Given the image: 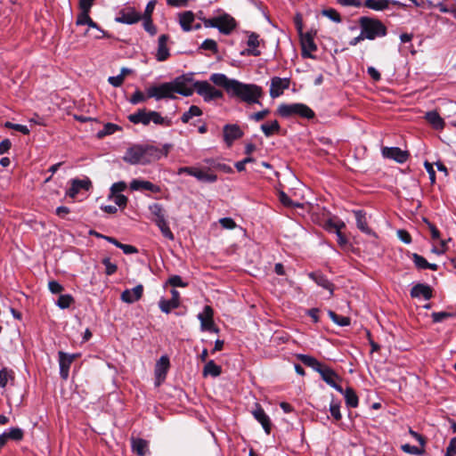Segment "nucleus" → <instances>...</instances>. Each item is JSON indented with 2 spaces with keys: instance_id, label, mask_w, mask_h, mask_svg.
<instances>
[{
  "instance_id": "obj_45",
  "label": "nucleus",
  "mask_w": 456,
  "mask_h": 456,
  "mask_svg": "<svg viewBox=\"0 0 456 456\" xmlns=\"http://www.w3.org/2000/svg\"><path fill=\"white\" fill-rule=\"evenodd\" d=\"M74 302V298L69 294L61 295L56 302V305L61 309H66L69 308L71 304Z\"/></svg>"
},
{
  "instance_id": "obj_32",
  "label": "nucleus",
  "mask_w": 456,
  "mask_h": 456,
  "mask_svg": "<svg viewBox=\"0 0 456 456\" xmlns=\"http://www.w3.org/2000/svg\"><path fill=\"white\" fill-rule=\"evenodd\" d=\"M132 450L139 456H144L148 452V442L142 438H132Z\"/></svg>"
},
{
  "instance_id": "obj_53",
  "label": "nucleus",
  "mask_w": 456,
  "mask_h": 456,
  "mask_svg": "<svg viewBox=\"0 0 456 456\" xmlns=\"http://www.w3.org/2000/svg\"><path fill=\"white\" fill-rule=\"evenodd\" d=\"M102 264L105 265V273L107 275H112L117 272V265L110 262V258L106 257L102 259Z\"/></svg>"
},
{
  "instance_id": "obj_64",
  "label": "nucleus",
  "mask_w": 456,
  "mask_h": 456,
  "mask_svg": "<svg viewBox=\"0 0 456 456\" xmlns=\"http://www.w3.org/2000/svg\"><path fill=\"white\" fill-rule=\"evenodd\" d=\"M446 454H448L449 456H455L456 455V436L455 437H452L450 442H449V444L446 448Z\"/></svg>"
},
{
  "instance_id": "obj_15",
  "label": "nucleus",
  "mask_w": 456,
  "mask_h": 456,
  "mask_svg": "<svg viewBox=\"0 0 456 456\" xmlns=\"http://www.w3.org/2000/svg\"><path fill=\"white\" fill-rule=\"evenodd\" d=\"M224 141L228 147H231L235 140L243 136V131L236 125H225L223 128Z\"/></svg>"
},
{
  "instance_id": "obj_35",
  "label": "nucleus",
  "mask_w": 456,
  "mask_h": 456,
  "mask_svg": "<svg viewBox=\"0 0 456 456\" xmlns=\"http://www.w3.org/2000/svg\"><path fill=\"white\" fill-rule=\"evenodd\" d=\"M389 0H365L364 6L375 11H383L388 8Z\"/></svg>"
},
{
  "instance_id": "obj_63",
  "label": "nucleus",
  "mask_w": 456,
  "mask_h": 456,
  "mask_svg": "<svg viewBox=\"0 0 456 456\" xmlns=\"http://www.w3.org/2000/svg\"><path fill=\"white\" fill-rule=\"evenodd\" d=\"M397 236L405 244H410L411 242V236L405 230H398L397 231Z\"/></svg>"
},
{
  "instance_id": "obj_17",
  "label": "nucleus",
  "mask_w": 456,
  "mask_h": 456,
  "mask_svg": "<svg viewBox=\"0 0 456 456\" xmlns=\"http://www.w3.org/2000/svg\"><path fill=\"white\" fill-rule=\"evenodd\" d=\"M142 19L141 14L134 8H128L119 12L116 21L125 24H134Z\"/></svg>"
},
{
  "instance_id": "obj_28",
  "label": "nucleus",
  "mask_w": 456,
  "mask_h": 456,
  "mask_svg": "<svg viewBox=\"0 0 456 456\" xmlns=\"http://www.w3.org/2000/svg\"><path fill=\"white\" fill-rule=\"evenodd\" d=\"M192 176L204 183H215L217 180V175L210 172V167L207 169L195 167Z\"/></svg>"
},
{
  "instance_id": "obj_16",
  "label": "nucleus",
  "mask_w": 456,
  "mask_h": 456,
  "mask_svg": "<svg viewBox=\"0 0 456 456\" xmlns=\"http://www.w3.org/2000/svg\"><path fill=\"white\" fill-rule=\"evenodd\" d=\"M289 86V78H281L279 77H274L271 80L270 86V96L272 98H277L281 95L285 89H288Z\"/></svg>"
},
{
  "instance_id": "obj_14",
  "label": "nucleus",
  "mask_w": 456,
  "mask_h": 456,
  "mask_svg": "<svg viewBox=\"0 0 456 456\" xmlns=\"http://www.w3.org/2000/svg\"><path fill=\"white\" fill-rule=\"evenodd\" d=\"M59 356V365H60V375L61 379H67L69 378V368L71 363L77 359L79 354H67L62 351L58 353Z\"/></svg>"
},
{
  "instance_id": "obj_13",
  "label": "nucleus",
  "mask_w": 456,
  "mask_h": 456,
  "mask_svg": "<svg viewBox=\"0 0 456 456\" xmlns=\"http://www.w3.org/2000/svg\"><path fill=\"white\" fill-rule=\"evenodd\" d=\"M318 372L320 373L322 379L328 385L335 388L338 392L343 393L342 387L338 384V381L340 380V378L332 369L323 364Z\"/></svg>"
},
{
  "instance_id": "obj_29",
  "label": "nucleus",
  "mask_w": 456,
  "mask_h": 456,
  "mask_svg": "<svg viewBox=\"0 0 456 456\" xmlns=\"http://www.w3.org/2000/svg\"><path fill=\"white\" fill-rule=\"evenodd\" d=\"M425 118L436 130H443L445 126L444 120L436 110L427 112Z\"/></svg>"
},
{
  "instance_id": "obj_5",
  "label": "nucleus",
  "mask_w": 456,
  "mask_h": 456,
  "mask_svg": "<svg viewBox=\"0 0 456 456\" xmlns=\"http://www.w3.org/2000/svg\"><path fill=\"white\" fill-rule=\"evenodd\" d=\"M202 22L205 28H216L224 35H230L237 26L235 19L228 13H222L208 19L204 18Z\"/></svg>"
},
{
  "instance_id": "obj_61",
  "label": "nucleus",
  "mask_w": 456,
  "mask_h": 456,
  "mask_svg": "<svg viewBox=\"0 0 456 456\" xmlns=\"http://www.w3.org/2000/svg\"><path fill=\"white\" fill-rule=\"evenodd\" d=\"M49 290L53 294L61 293L63 290L62 285L56 281H51L48 283Z\"/></svg>"
},
{
  "instance_id": "obj_59",
  "label": "nucleus",
  "mask_w": 456,
  "mask_h": 456,
  "mask_svg": "<svg viewBox=\"0 0 456 456\" xmlns=\"http://www.w3.org/2000/svg\"><path fill=\"white\" fill-rule=\"evenodd\" d=\"M109 83L114 87L120 86L124 82V74H119L115 77H110L108 78Z\"/></svg>"
},
{
  "instance_id": "obj_37",
  "label": "nucleus",
  "mask_w": 456,
  "mask_h": 456,
  "mask_svg": "<svg viewBox=\"0 0 456 456\" xmlns=\"http://www.w3.org/2000/svg\"><path fill=\"white\" fill-rule=\"evenodd\" d=\"M317 49L313 38L307 35L302 40V55L304 57H312L309 52H314Z\"/></svg>"
},
{
  "instance_id": "obj_26",
  "label": "nucleus",
  "mask_w": 456,
  "mask_h": 456,
  "mask_svg": "<svg viewBox=\"0 0 456 456\" xmlns=\"http://www.w3.org/2000/svg\"><path fill=\"white\" fill-rule=\"evenodd\" d=\"M130 188L133 191L146 190V191H150L155 192V193H158L160 191L159 186H158L149 181L137 180V179H134L130 183Z\"/></svg>"
},
{
  "instance_id": "obj_7",
  "label": "nucleus",
  "mask_w": 456,
  "mask_h": 456,
  "mask_svg": "<svg viewBox=\"0 0 456 456\" xmlns=\"http://www.w3.org/2000/svg\"><path fill=\"white\" fill-rule=\"evenodd\" d=\"M277 113L283 118L299 116L310 119L314 117V110L304 103L281 104L277 109Z\"/></svg>"
},
{
  "instance_id": "obj_6",
  "label": "nucleus",
  "mask_w": 456,
  "mask_h": 456,
  "mask_svg": "<svg viewBox=\"0 0 456 456\" xmlns=\"http://www.w3.org/2000/svg\"><path fill=\"white\" fill-rule=\"evenodd\" d=\"M149 209L152 216V221L159 228L162 235L170 240H174L175 236L169 228L167 212L163 206L159 203H153L150 205Z\"/></svg>"
},
{
  "instance_id": "obj_47",
  "label": "nucleus",
  "mask_w": 456,
  "mask_h": 456,
  "mask_svg": "<svg viewBox=\"0 0 456 456\" xmlns=\"http://www.w3.org/2000/svg\"><path fill=\"white\" fill-rule=\"evenodd\" d=\"M146 99H148L147 94H144L142 91L136 90L129 99V102L136 105L140 102H145Z\"/></svg>"
},
{
  "instance_id": "obj_44",
  "label": "nucleus",
  "mask_w": 456,
  "mask_h": 456,
  "mask_svg": "<svg viewBox=\"0 0 456 456\" xmlns=\"http://www.w3.org/2000/svg\"><path fill=\"white\" fill-rule=\"evenodd\" d=\"M7 439L20 441L23 438V430L20 428H12L7 432H4Z\"/></svg>"
},
{
  "instance_id": "obj_18",
  "label": "nucleus",
  "mask_w": 456,
  "mask_h": 456,
  "mask_svg": "<svg viewBox=\"0 0 456 456\" xmlns=\"http://www.w3.org/2000/svg\"><path fill=\"white\" fill-rule=\"evenodd\" d=\"M143 293V286L142 284H139L133 288L132 289H125L121 293V300L123 302L132 304L135 301H138Z\"/></svg>"
},
{
  "instance_id": "obj_62",
  "label": "nucleus",
  "mask_w": 456,
  "mask_h": 456,
  "mask_svg": "<svg viewBox=\"0 0 456 456\" xmlns=\"http://www.w3.org/2000/svg\"><path fill=\"white\" fill-rule=\"evenodd\" d=\"M113 200L116 205L125 208L127 203V198L123 194H113Z\"/></svg>"
},
{
  "instance_id": "obj_58",
  "label": "nucleus",
  "mask_w": 456,
  "mask_h": 456,
  "mask_svg": "<svg viewBox=\"0 0 456 456\" xmlns=\"http://www.w3.org/2000/svg\"><path fill=\"white\" fill-rule=\"evenodd\" d=\"M220 224L224 229H234L236 227V223L231 217H224L219 220Z\"/></svg>"
},
{
  "instance_id": "obj_55",
  "label": "nucleus",
  "mask_w": 456,
  "mask_h": 456,
  "mask_svg": "<svg viewBox=\"0 0 456 456\" xmlns=\"http://www.w3.org/2000/svg\"><path fill=\"white\" fill-rule=\"evenodd\" d=\"M423 221L428 225V227L430 231L432 239L439 240L440 239V232L438 231V229L432 223H430L427 218H424Z\"/></svg>"
},
{
  "instance_id": "obj_8",
  "label": "nucleus",
  "mask_w": 456,
  "mask_h": 456,
  "mask_svg": "<svg viewBox=\"0 0 456 456\" xmlns=\"http://www.w3.org/2000/svg\"><path fill=\"white\" fill-rule=\"evenodd\" d=\"M194 91L204 98L206 102H209L223 97L222 91L215 88L208 81H196L193 83Z\"/></svg>"
},
{
  "instance_id": "obj_34",
  "label": "nucleus",
  "mask_w": 456,
  "mask_h": 456,
  "mask_svg": "<svg viewBox=\"0 0 456 456\" xmlns=\"http://www.w3.org/2000/svg\"><path fill=\"white\" fill-rule=\"evenodd\" d=\"M194 21V14L188 11L180 15V25L184 31H191L192 29L191 23Z\"/></svg>"
},
{
  "instance_id": "obj_40",
  "label": "nucleus",
  "mask_w": 456,
  "mask_h": 456,
  "mask_svg": "<svg viewBox=\"0 0 456 456\" xmlns=\"http://www.w3.org/2000/svg\"><path fill=\"white\" fill-rule=\"evenodd\" d=\"M221 374V367L215 363L213 360L208 361L203 369V375L208 376L211 375L213 377H217Z\"/></svg>"
},
{
  "instance_id": "obj_33",
  "label": "nucleus",
  "mask_w": 456,
  "mask_h": 456,
  "mask_svg": "<svg viewBox=\"0 0 456 456\" xmlns=\"http://www.w3.org/2000/svg\"><path fill=\"white\" fill-rule=\"evenodd\" d=\"M297 358L305 365L313 368L317 372L322 367V363H321L316 358L307 355V354H297Z\"/></svg>"
},
{
  "instance_id": "obj_1",
  "label": "nucleus",
  "mask_w": 456,
  "mask_h": 456,
  "mask_svg": "<svg viewBox=\"0 0 456 456\" xmlns=\"http://www.w3.org/2000/svg\"><path fill=\"white\" fill-rule=\"evenodd\" d=\"M210 80L222 86L230 97L238 98L248 104H261L260 98L264 92L261 86L255 84H245L237 79L228 78L224 74L214 73Z\"/></svg>"
},
{
  "instance_id": "obj_4",
  "label": "nucleus",
  "mask_w": 456,
  "mask_h": 456,
  "mask_svg": "<svg viewBox=\"0 0 456 456\" xmlns=\"http://www.w3.org/2000/svg\"><path fill=\"white\" fill-rule=\"evenodd\" d=\"M361 30L368 40L383 37L387 35V27L378 19L362 16L359 19Z\"/></svg>"
},
{
  "instance_id": "obj_2",
  "label": "nucleus",
  "mask_w": 456,
  "mask_h": 456,
  "mask_svg": "<svg viewBox=\"0 0 456 456\" xmlns=\"http://www.w3.org/2000/svg\"><path fill=\"white\" fill-rule=\"evenodd\" d=\"M159 155L158 147L152 144H134L126 150L123 160L130 165H147L159 160Z\"/></svg>"
},
{
  "instance_id": "obj_43",
  "label": "nucleus",
  "mask_w": 456,
  "mask_h": 456,
  "mask_svg": "<svg viewBox=\"0 0 456 456\" xmlns=\"http://www.w3.org/2000/svg\"><path fill=\"white\" fill-rule=\"evenodd\" d=\"M330 319L338 326L345 327L350 324V318L343 315H338L333 311L328 313Z\"/></svg>"
},
{
  "instance_id": "obj_19",
  "label": "nucleus",
  "mask_w": 456,
  "mask_h": 456,
  "mask_svg": "<svg viewBox=\"0 0 456 456\" xmlns=\"http://www.w3.org/2000/svg\"><path fill=\"white\" fill-rule=\"evenodd\" d=\"M169 39V37L166 34H163L159 36L158 40V49L156 53V59L159 61H166L170 53L169 49L167 48V41Z\"/></svg>"
},
{
  "instance_id": "obj_31",
  "label": "nucleus",
  "mask_w": 456,
  "mask_h": 456,
  "mask_svg": "<svg viewBox=\"0 0 456 456\" xmlns=\"http://www.w3.org/2000/svg\"><path fill=\"white\" fill-rule=\"evenodd\" d=\"M355 219H356V225L359 230H361L362 232L370 234L371 233V230L369 228L367 224V219L365 213L362 210H355L354 211Z\"/></svg>"
},
{
  "instance_id": "obj_50",
  "label": "nucleus",
  "mask_w": 456,
  "mask_h": 456,
  "mask_svg": "<svg viewBox=\"0 0 456 456\" xmlns=\"http://www.w3.org/2000/svg\"><path fill=\"white\" fill-rule=\"evenodd\" d=\"M200 48L203 50L211 51L214 53H217V51H218L217 44L213 39L204 40L200 45Z\"/></svg>"
},
{
  "instance_id": "obj_30",
  "label": "nucleus",
  "mask_w": 456,
  "mask_h": 456,
  "mask_svg": "<svg viewBox=\"0 0 456 456\" xmlns=\"http://www.w3.org/2000/svg\"><path fill=\"white\" fill-rule=\"evenodd\" d=\"M411 259L415 264L416 267H418L419 269H430L433 271L437 270L438 266L436 264L428 263L422 256L417 253L411 254Z\"/></svg>"
},
{
  "instance_id": "obj_11",
  "label": "nucleus",
  "mask_w": 456,
  "mask_h": 456,
  "mask_svg": "<svg viewBox=\"0 0 456 456\" xmlns=\"http://www.w3.org/2000/svg\"><path fill=\"white\" fill-rule=\"evenodd\" d=\"M213 316L214 311L210 305H205L203 311L198 314L202 331L219 332V329L215 325Z\"/></svg>"
},
{
  "instance_id": "obj_39",
  "label": "nucleus",
  "mask_w": 456,
  "mask_h": 456,
  "mask_svg": "<svg viewBox=\"0 0 456 456\" xmlns=\"http://www.w3.org/2000/svg\"><path fill=\"white\" fill-rule=\"evenodd\" d=\"M77 26L88 25L90 28H98V25L89 16V12H81L76 20Z\"/></svg>"
},
{
  "instance_id": "obj_20",
  "label": "nucleus",
  "mask_w": 456,
  "mask_h": 456,
  "mask_svg": "<svg viewBox=\"0 0 456 456\" xmlns=\"http://www.w3.org/2000/svg\"><path fill=\"white\" fill-rule=\"evenodd\" d=\"M171 299H161L159 303V308L162 312L168 314L171 310L175 309L179 306V292L175 289L171 290Z\"/></svg>"
},
{
  "instance_id": "obj_22",
  "label": "nucleus",
  "mask_w": 456,
  "mask_h": 456,
  "mask_svg": "<svg viewBox=\"0 0 456 456\" xmlns=\"http://www.w3.org/2000/svg\"><path fill=\"white\" fill-rule=\"evenodd\" d=\"M169 367V359L167 356H161L155 366V375L158 379L157 385L162 382L167 375Z\"/></svg>"
},
{
  "instance_id": "obj_9",
  "label": "nucleus",
  "mask_w": 456,
  "mask_h": 456,
  "mask_svg": "<svg viewBox=\"0 0 456 456\" xmlns=\"http://www.w3.org/2000/svg\"><path fill=\"white\" fill-rule=\"evenodd\" d=\"M148 98H154L156 101L162 99H175L170 82L162 83L159 86H150L146 89Z\"/></svg>"
},
{
  "instance_id": "obj_42",
  "label": "nucleus",
  "mask_w": 456,
  "mask_h": 456,
  "mask_svg": "<svg viewBox=\"0 0 456 456\" xmlns=\"http://www.w3.org/2000/svg\"><path fill=\"white\" fill-rule=\"evenodd\" d=\"M14 379V373L12 370L3 368L0 370V387L4 388L6 387L9 380Z\"/></svg>"
},
{
  "instance_id": "obj_41",
  "label": "nucleus",
  "mask_w": 456,
  "mask_h": 456,
  "mask_svg": "<svg viewBox=\"0 0 456 456\" xmlns=\"http://www.w3.org/2000/svg\"><path fill=\"white\" fill-rule=\"evenodd\" d=\"M201 115L202 110L198 106L191 105L189 110L182 115L181 120L183 123H188L192 118Z\"/></svg>"
},
{
  "instance_id": "obj_46",
  "label": "nucleus",
  "mask_w": 456,
  "mask_h": 456,
  "mask_svg": "<svg viewBox=\"0 0 456 456\" xmlns=\"http://www.w3.org/2000/svg\"><path fill=\"white\" fill-rule=\"evenodd\" d=\"M118 130H121V128L118 125H115V124H112V123H107V124L104 125L103 129L102 131L98 132L97 136L99 138H102V137H103L105 135L112 134L116 131H118Z\"/></svg>"
},
{
  "instance_id": "obj_10",
  "label": "nucleus",
  "mask_w": 456,
  "mask_h": 456,
  "mask_svg": "<svg viewBox=\"0 0 456 456\" xmlns=\"http://www.w3.org/2000/svg\"><path fill=\"white\" fill-rule=\"evenodd\" d=\"M191 78L181 76L170 82L174 95L179 94L183 96H191L194 92V86H191Z\"/></svg>"
},
{
  "instance_id": "obj_21",
  "label": "nucleus",
  "mask_w": 456,
  "mask_h": 456,
  "mask_svg": "<svg viewBox=\"0 0 456 456\" xmlns=\"http://www.w3.org/2000/svg\"><path fill=\"white\" fill-rule=\"evenodd\" d=\"M309 278H311L318 286L329 290L330 295H333L334 285L331 283L328 278L323 275L320 272H313L308 274Z\"/></svg>"
},
{
  "instance_id": "obj_36",
  "label": "nucleus",
  "mask_w": 456,
  "mask_h": 456,
  "mask_svg": "<svg viewBox=\"0 0 456 456\" xmlns=\"http://www.w3.org/2000/svg\"><path fill=\"white\" fill-rule=\"evenodd\" d=\"M345 396L346 403L347 406L355 408L358 406V396L356 395L354 390L352 387H347L345 391L343 390L342 393Z\"/></svg>"
},
{
  "instance_id": "obj_25",
  "label": "nucleus",
  "mask_w": 456,
  "mask_h": 456,
  "mask_svg": "<svg viewBox=\"0 0 456 456\" xmlns=\"http://www.w3.org/2000/svg\"><path fill=\"white\" fill-rule=\"evenodd\" d=\"M258 37V35L256 33H251L248 36L247 42L248 48L246 49L242 54H247L249 56H259L261 54V52L257 49L260 44Z\"/></svg>"
},
{
  "instance_id": "obj_54",
  "label": "nucleus",
  "mask_w": 456,
  "mask_h": 456,
  "mask_svg": "<svg viewBox=\"0 0 456 456\" xmlns=\"http://www.w3.org/2000/svg\"><path fill=\"white\" fill-rule=\"evenodd\" d=\"M432 320L434 322H441L444 320L452 317V314L448 312H434L432 314Z\"/></svg>"
},
{
  "instance_id": "obj_57",
  "label": "nucleus",
  "mask_w": 456,
  "mask_h": 456,
  "mask_svg": "<svg viewBox=\"0 0 456 456\" xmlns=\"http://www.w3.org/2000/svg\"><path fill=\"white\" fill-rule=\"evenodd\" d=\"M143 27L144 29L149 32L151 36H154L157 33V28L154 26L151 18L143 19Z\"/></svg>"
},
{
  "instance_id": "obj_12",
  "label": "nucleus",
  "mask_w": 456,
  "mask_h": 456,
  "mask_svg": "<svg viewBox=\"0 0 456 456\" xmlns=\"http://www.w3.org/2000/svg\"><path fill=\"white\" fill-rule=\"evenodd\" d=\"M381 153L384 158L393 159L400 164L405 163L410 157L409 151H403L398 147H383Z\"/></svg>"
},
{
  "instance_id": "obj_38",
  "label": "nucleus",
  "mask_w": 456,
  "mask_h": 456,
  "mask_svg": "<svg viewBox=\"0 0 456 456\" xmlns=\"http://www.w3.org/2000/svg\"><path fill=\"white\" fill-rule=\"evenodd\" d=\"M280 129L281 126L277 120L261 125V130L266 137H270L273 134L279 133Z\"/></svg>"
},
{
  "instance_id": "obj_60",
  "label": "nucleus",
  "mask_w": 456,
  "mask_h": 456,
  "mask_svg": "<svg viewBox=\"0 0 456 456\" xmlns=\"http://www.w3.org/2000/svg\"><path fill=\"white\" fill-rule=\"evenodd\" d=\"M269 113H270V110L265 109L261 111L251 114L250 119H253V120L258 122V121L263 120Z\"/></svg>"
},
{
  "instance_id": "obj_52",
  "label": "nucleus",
  "mask_w": 456,
  "mask_h": 456,
  "mask_svg": "<svg viewBox=\"0 0 456 456\" xmlns=\"http://www.w3.org/2000/svg\"><path fill=\"white\" fill-rule=\"evenodd\" d=\"M330 411L331 416L336 420H340L341 419L342 415L340 413V405H339L338 403H336V402L332 401L330 405Z\"/></svg>"
},
{
  "instance_id": "obj_23",
  "label": "nucleus",
  "mask_w": 456,
  "mask_h": 456,
  "mask_svg": "<svg viewBox=\"0 0 456 456\" xmlns=\"http://www.w3.org/2000/svg\"><path fill=\"white\" fill-rule=\"evenodd\" d=\"M91 187V181L88 179L80 180L73 179L71 181V187L67 191V195L74 199L81 190L88 191Z\"/></svg>"
},
{
  "instance_id": "obj_51",
  "label": "nucleus",
  "mask_w": 456,
  "mask_h": 456,
  "mask_svg": "<svg viewBox=\"0 0 456 456\" xmlns=\"http://www.w3.org/2000/svg\"><path fill=\"white\" fill-rule=\"evenodd\" d=\"M402 450L407 453L413 455H422L424 453L423 448H419L415 445H411L408 444L402 445Z\"/></svg>"
},
{
  "instance_id": "obj_49",
  "label": "nucleus",
  "mask_w": 456,
  "mask_h": 456,
  "mask_svg": "<svg viewBox=\"0 0 456 456\" xmlns=\"http://www.w3.org/2000/svg\"><path fill=\"white\" fill-rule=\"evenodd\" d=\"M322 15L328 17L329 19H330L331 20H333L335 22L341 21L340 14L335 9H332V8L325 9L322 12Z\"/></svg>"
},
{
  "instance_id": "obj_3",
  "label": "nucleus",
  "mask_w": 456,
  "mask_h": 456,
  "mask_svg": "<svg viewBox=\"0 0 456 456\" xmlns=\"http://www.w3.org/2000/svg\"><path fill=\"white\" fill-rule=\"evenodd\" d=\"M127 118L133 124H142L143 126H148L151 122L163 126H171V120L162 117L159 112L155 110L147 111L145 109L138 110L136 112L130 114Z\"/></svg>"
},
{
  "instance_id": "obj_56",
  "label": "nucleus",
  "mask_w": 456,
  "mask_h": 456,
  "mask_svg": "<svg viewBox=\"0 0 456 456\" xmlns=\"http://www.w3.org/2000/svg\"><path fill=\"white\" fill-rule=\"evenodd\" d=\"M168 283L173 287H182L184 288L187 286L186 282H183L182 278L179 275H173L168 279Z\"/></svg>"
},
{
  "instance_id": "obj_48",
  "label": "nucleus",
  "mask_w": 456,
  "mask_h": 456,
  "mask_svg": "<svg viewBox=\"0 0 456 456\" xmlns=\"http://www.w3.org/2000/svg\"><path fill=\"white\" fill-rule=\"evenodd\" d=\"M279 200L285 207L289 208H297L300 207L301 204L293 202L289 197L283 191H281L279 194Z\"/></svg>"
},
{
  "instance_id": "obj_27",
  "label": "nucleus",
  "mask_w": 456,
  "mask_h": 456,
  "mask_svg": "<svg viewBox=\"0 0 456 456\" xmlns=\"http://www.w3.org/2000/svg\"><path fill=\"white\" fill-rule=\"evenodd\" d=\"M411 296L412 297H423L425 299L428 300L432 297V289L429 285L418 283L411 288Z\"/></svg>"
},
{
  "instance_id": "obj_24",
  "label": "nucleus",
  "mask_w": 456,
  "mask_h": 456,
  "mask_svg": "<svg viewBox=\"0 0 456 456\" xmlns=\"http://www.w3.org/2000/svg\"><path fill=\"white\" fill-rule=\"evenodd\" d=\"M253 416L255 419L261 423L265 433L269 435L271 433V421L269 417L266 415L263 408L259 405L253 411Z\"/></svg>"
}]
</instances>
